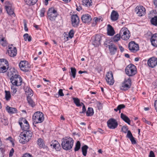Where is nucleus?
<instances>
[{"label":"nucleus","mask_w":157,"mask_h":157,"mask_svg":"<svg viewBox=\"0 0 157 157\" xmlns=\"http://www.w3.org/2000/svg\"><path fill=\"white\" fill-rule=\"evenodd\" d=\"M10 70V71L8 72V75L11 76L10 81L13 85L18 86L25 85V83L22 82V78L17 74L16 71L13 68Z\"/></svg>","instance_id":"nucleus-1"},{"label":"nucleus","mask_w":157,"mask_h":157,"mask_svg":"<svg viewBox=\"0 0 157 157\" xmlns=\"http://www.w3.org/2000/svg\"><path fill=\"white\" fill-rule=\"evenodd\" d=\"M61 141L62 148L65 150H70L73 146L74 141L72 138L70 137H64L62 139Z\"/></svg>","instance_id":"nucleus-2"},{"label":"nucleus","mask_w":157,"mask_h":157,"mask_svg":"<svg viewBox=\"0 0 157 157\" xmlns=\"http://www.w3.org/2000/svg\"><path fill=\"white\" fill-rule=\"evenodd\" d=\"M33 133L29 129L24 131L23 133L20 134L19 141L23 144L28 142L31 138Z\"/></svg>","instance_id":"nucleus-3"},{"label":"nucleus","mask_w":157,"mask_h":157,"mask_svg":"<svg viewBox=\"0 0 157 157\" xmlns=\"http://www.w3.org/2000/svg\"><path fill=\"white\" fill-rule=\"evenodd\" d=\"M33 124L35 127L34 124L41 123L44 120L43 114L41 112L37 111L34 113L33 116Z\"/></svg>","instance_id":"nucleus-4"},{"label":"nucleus","mask_w":157,"mask_h":157,"mask_svg":"<svg viewBox=\"0 0 157 157\" xmlns=\"http://www.w3.org/2000/svg\"><path fill=\"white\" fill-rule=\"evenodd\" d=\"M125 72L129 76H132L137 73L136 67L132 64L128 65L125 68Z\"/></svg>","instance_id":"nucleus-5"},{"label":"nucleus","mask_w":157,"mask_h":157,"mask_svg":"<svg viewBox=\"0 0 157 157\" xmlns=\"http://www.w3.org/2000/svg\"><path fill=\"white\" fill-rule=\"evenodd\" d=\"M9 64L8 61L4 59H0V73L6 72L9 68Z\"/></svg>","instance_id":"nucleus-6"},{"label":"nucleus","mask_w":157,"mask_h":157,"mask_svg":"<svg viewBox=\"0 0 157 157\" xmlns=\"http://www.w3.org/2000/svg\"><path fill=\"white\" fill-rule=\"evenodd\" d=\"M119 34L121 38L124 40L129 39L130 36V33L128 29L126 27H123L121 30Z\"/></svg>","instance_id":"nucleus-7"},{"label":"nucleus","mask_w":157,"mask_h":157,"mask_svg":"<svg viewBox=\"0 0 157 157\" xmlns=\"http://www.w3.org/2000/svg\"><path fill=\"white\" fill-rule=\"evenodd\" d=\"M48 17L51 21H54L58 16V14L57 10L54 8L52 7L49 8L48 11Z\"/></svg>","instance_id":"nucleus-8"},{"label":"nucleus","mask_w":157,"mask_h":157,"mask_svg":"<svg viewBox=\"0 0 157 157\" xmlns=\"http://www.w3.org/2000/svg\"><path fill=\"white\" fill-rule=\"evenodd\" d=\"M19 67L21 70L23 71L28 72L30 68L28 62L26 61H21L19 64Z\"/></svg>","instance_id":"nucleus-9"},{"label":"nucleus","mask_w":157,"mask_h":157,"mask_svg":"<svg viewBox=\"0 0 157 157\" xmlns=\"http://www.w3.org/2000/svg\"><path fill=\"white\" fill-rule=\"evenodd\" d=\"M108 127L111 129H114L117 128L118 124L117 121L115 119L111 118L107 121Z\"/></svg>","instance_id":"nucleus-10"},{"label":"nucleus","mask_w":157,"mask_h":157,"mask_svg":"<svg viewBox=\"0 0 157 157\" xmlns=\"http://www.w3.org/2000/svg\"><path fill=\"white\" fill-rule=\"evenodd\" d=\"M105 79L108 84L110 85H112L114 82V80L113 78L112 72L111 71L108 72L106 75Z\"/></svg>","instance_id":"nucleus-11"},{"label":"nucleus","mask_w":157,"mask_h":157,"mask_svg":"<svg viewBox=\"0 0 157 157\" xmlns=\"http://www.w3.org/2000/svg\"><path fill=\"white\" fill-rule=\"evenodd\" d=\"M128 47L129 50L132 52H136L139 50L138 44L133 41L129 43Z\"/></svg>","instance_id":"nucleus-12"},{"label":"nucleus","mask_w":157,"mask_h":157,"mask_svg":"<svg viewBox=\"0 0 157 157\" xmlns=\"http://www.w3.org/2000/svg\"><path fill=\"white\" fill-rule=\"evenodd\" d=\"M71 21L72 26L77 27L79 24L80 20L76 14L73 15L71 17Z\"/></svg>","instance_id":"nucleus-13"},{"label":"nucleus","mask_w":157,"mask_h":157,"mask_svg":"<svg viewBox=\"0 0 157 157\" xmlns=\"http://www.w3.org/2000/svg\"><path fill=\"white\" fill-rule=\"evenodd\" d=\"M135 12L139 16H142L145 15L146 10L144 7L142 6H138L135 9Z\"/></svg>","instance_id":"nucleus-14"},{"label":"nucleus","mask_w":157,"mask_h":157,"mask_svg":"<svg viewBox=\"0 0 157 157\" xmlns=\"http://www.w3.org/2000/svg\"><path fill=\"white\" fill-rule=\"evenodd\" d=\"M147 64L149 67L154 68L157 65V58L153 57L150 58L147 61Z\"/></svg>","instance_id":"nucleus-15"},{"label":"nucleus","mask_w":157,"mask_h":157,"mask_svg":"<svg viewBox=\"0 0 157 157\" xmlns=\"http://www.w3.org/2000/svg\"><path fill=\"white\" fill-rule=\"evenodd\" d=\"M108 48L111 55L115 54L117 52V47L113 43H110L108 45Z\"/></svg>","instance_id":"nucleus-16"},{"label":"nucleus","mask_w":157,"mask_h":157,"mask_svg":"<svg viewBox=\"0 0 157 157\" xmlns=\"http://www.w3.org/2000/svg\"><path fill=\"white\" fill-rule=\"evenodd\" d=\"M8 55L10 57H14L17 54V50L15 47H12L9 46L8 49L7 50Z\"/></svg>","instance_id":"nucleus-17"},{"label":"nucleus","mask_w":157,"mask_h":157,"mask_svg":"<svg viewBox=\"0 0 157 157\" xmlns=\"http://www.w3.org/2000/svg\"><path fill=\"white\" fill-rule=\"evenodd\" d=\"M81 19L82 22L84 23H88L92 19L90 15L87 14H85L82 15Z\"/></svg>","instance_id":"nucleus-18"},{"label":"nucleus","mask_w":157,"mask_h":157,"mask_svg":"<svg viewBox=\"0 0 157 157\" xmlns=\"http://www.w3.org/2000/svg\"><path fill=\"white\" fill-rule=\"evenodd\" d=\"M51 147H53L56 151H59L60 149V145L58 142L56 140L52 141V144L50 145Z\"/></svg>","instance_id":"nucleus-19"},{"label":"nucleus","mask_w":157,"mask_h":157,"mask_svg":"<svg viewBox=\"0 0 157 157\" xmlns=\"http://www.w3.org/2000/svg\"><path fill=\"white\" fill-rule=\"evenodd\" d=\"M126 137L130 139L132 144H136V142L135 139L133 137L130 130L128 131Z\"/></svg>","instance_id":"nucleus-20"},{"label":"nucleus","mask_w":157,"mask_h":157,"mask_svg":"<svg viewBox=\"0 0 157 157\" xmlns=\"http://www.w3.org/2000/svg\"><path fill=\"white\" fill-rule=\"evenodd\" d=\"M151 37V39L150 40L151 44L155 47H157V33L154 34L153 36Z\"/></svg>","instance_id":"nucleus-21"},{"label":"nucleus","mask_w":157,"mask_h":157,"mask_svg":"<svg viewBox=\"0 0 157 157\" xmlns=\"http://www.w3.org/2000/svg\"><path fill=\"white\" fill-rule=\"evenodd\" d=\"M131 85V81L130 78H128L126 79H125L122 83V86L123 87L130 88Z\"/></svg>","instance_id":"nucleus-22"},{"label":"nucleus","mask_w":157,"mask_h":157,"mask_svg":"<svg viewBox=\"0 0 157 157\" xmlns=\"http://www.w3.org/2000/svg\"><path fill=\"white\" fill-rule=\"evenodd\" d=\"M119 17L118 13L115 10H113L111 14V19L113 21H115L118 20Z\"/></svg>","instance_id":"nucleus-23"},{"label":"nucleus","mask_w":157,"mask_h":157,"mask_svg":"<svg viewBox=\"0 0 157 157\" xmlns=\"http://www.w3.org/2000/svg\"><path fill=\"white\" fill-rule=\"evenodd\" d=\"M107 33L108 35L110 36H113L115 33L113 28L110 25H107Z\"/></svg>","instance_id":"nucleus-24"},{"label":"nucleus","mask_w":157,"mask_h":157,"mask_svg":"<svg viewBox=\"0 0 157 157\" xmlns=\"http://www.w3.org/2000/svg\"><path fill=\"white\" fill-rule=\"evenodd\" d=\"M6 110L10 114L16 113L17 112V110L16 108L11 107L9 106H7L6 107Z\"/></svg>","instance_id":"nucleus-25"},{"label":"nucleus","mask_w":157,"mask_h":157,"mask_svg":"<svg viewBox=\"0 0 157 157\" xmlns=\"http://www.w3.org/2000/svg\"><path fill=\"white\" fill-rule=\"evenodd\" d=\"M101 40V36L99 35H96L95 38L93 42V44L96 46H99L100 44Z\"/></svg>","instance_id":"nucleus-26"},{"label":"nucleus","mask_w":157,"mask_h":157,"mask_svg":"<svg viewBox=\"0 0 157 157\" xmlns=\"http://www.w3.org/2000/svg\"><path fill=\"white\" fill-rule=\"evenodd\" d=\"M121 118L128 124H130V120L129 118L125 115L122 113L121 114Z\"/></svg>","instance_id":"nucleus-27"},{"label":"nucleus","mask_w":157,"mask_h":157,"mask_svg":"<svg viewBox=\"0 0 157 157\" xmlns=\"http://www.w3.org/2000/svg\"><path fill=\"white\" fill-rule=\"evenodd\" d=\"M26 95L27 96V98H31L33 96V91L32 89H24Z\"/></svg>","instance_id":"nucleus-28"},{"label":"nucleus","mask_w":157,"mask_h":157,"mask_svg":"<svg viewBox=\"0 0 157 157\" xmlns=\"http://www.w3.org/2000/svg\"><path fill=\"white\" fill-rule=\"evenodd\" d=\"M19 124L21 128L23 131L27 130L29 129V123L27 124V125L25 124H23V122L21 121L19 122Z\"/></svg>","instance_id":"nucleus-29"},{"label":"nucleus","mask_w":157,"mask_h":157,"mask_svg":"<svg viewBox=\"0 0 157 157\" xmlns=\"http://www.w3.org/2000/svg\"><path fill=\"white\" fill-rule=\"evenodd\" d=\"M37 142L40 147L44 148L45 147V145L44 143L43 140L41 138L38 139Z\"/></svg>","instance_id":"nucleus-30"},{"label":"nucleus","mask_w":157,"mask_h":157,"mask_svg":"<svg viewBox=\"0 0 157 157\" xmlns=\"http://www.w3.org/2000/svg\"><path fill=\"white\" fill-rule=\"evenodd\" d=\"M5 7L7 13L9 15L13 16L14 15L13 10L11 8V7L8 6H6Z\"/></svg>","instance_id":"nucleus-31"},{"label":"nucleus","mask_w":157,"mask_h":157,"mask_svg":"<svg viewBox=\"0 0 157 157\" xmlns=\"http://www.w3.org/2000/svg\"><path fill=\"white\" fill-rule=\"evenodd\" d=\"M38 0H24L25 2L29 6H32L35 4Z\"/></svg>","instance_id":"nucleus-32"},{"label":"nucleus","mask_w":157,"mask_h":157,"mask_svg":"<svg viewBox=\"0 0 157 157\" xmlns=\"http://www.w3.org/2000/svg\"><path fill=\"white\" fill-rule=\"evenodd\" d=\"M71 71L69 72L70 75L71 77H72L73 78H75L76 76V70L75 67L71 68Z\"/></svg>","instance_id":"nucleus-33"},{"label":"nucleus","mask_w":157,"mask_h":157,"mask_svg":"<svg viewBox=\"0 0 157 157\" xmlns=\"http://www.w3.org/2000/svg\"><path fill=\"white\" fill-rule=\"evenodd\" d=\"M0 44L3 47L6 46L8 44L6 39L4 37L0 38Z\"/></svg>","instance_id":"nucleus-34"},{"label":"nucleus","mask_w":157,"mask_h":157,"mask_svg":"<svg viewBox=\"0 0 157 157\" xmlns=\"http://www.w3.org/2000/svg\"><path fill=\"white\" fill-rule=\"evenodd\" d=\"M94 111L93 109L91 107H88L86 112L87 116H91L93 115Z\"/></svg>","instance_id":"nucleus-35"},{"label":"nucleus","mask_w":157,"mask_h":157,"mask_svg":"<svg viewBox=\"0 0 157 157\" xmlns=\"http://www.w3.org/2000/svg\"><path fill=\"white\" fill-rule=\"evenodd\" d=\"M82 3L84 6L90 7L92 6V2L91 0H83Z\"/></svg>","instance_id":"nucleus-36"},{"label":"nucleus","mask_w":157,"mask_h":157,"mask_svg":"<svg viewBox=\"0 0 157 157\" xmlns=\"http://www.w3.org/2000/svg\"><path fill=\"white\" fill-rule=\"evenodd\" d=\"M88 148V146L86 145H84L82 147V150L83 155L86 156L87 153V150Z\"/></svg>","instance_id":"nucleus-37"},{"label":"nucleus","mask_w":157,"mask_h":157,"mask_svg":"<svg viewBox=\"0 0 157 157\" xmlns=\"http://www.w3.org/2000/svg\"><path fill=\"white\" fill-rule=\"evenodd\" d=\"M73 100L74 103L77 106L79 107L82 106L81 103H80V100L78 98H73Z\"/></svg>","instance_id":"nucleus-38"},{"label":"nucleus","mask_w":157,"mask_h":157,"mask_svg":"<svg viewBox=\"0 0 157 157\" xmlns=\"http://www.w3.org/2000/svg\"><path fill=\"white\" fill-rule=\"evenodd\" d=\"M24 38L25 41L28 40L29 42H30L32 40V37L31 36H29L28 33H25L24 35Z\"/></svg>","instance_id":"nucleus-39"},{"label":"nucleus","mask_w":157,"mask_h":157,"mask_svg":"<svg viewBox=\"0 0 157 157\" xmlns=\"http://www.w3.org/2000/svg\"><path fill=\"white\" fill-rule=\"evenodd\" d=\"M125 105L124 104H120L117 107V108L114 109V110L116 112H117L119 110V113H121V109L125 108Z\"/></svg>","instance_id":"nucleus-40"},{"label":"nucleus","mask_w":157,"mask_h":157,"mask_svg":"<svg viewBox=\"0 0 157 157\" xmlns=\"http://www.w3.org/2000/svg\"><path fill=\"white\" fill-rule=\"evenodd\" d=\"M27 100L29 105H30L32 107H34L35 105V102L33 101L31 98H27Z\"/></svg>","instance_id":"nucleus-41"},{"label":"nucleus","mask_w":157,"mask_h":157,"mask_svg":"<svg viewBox=\"0 0 157 157\" xmlns=\"http://www.w3.org/2000/svg\"><path fill=\"white\" fill-rule=\"evenodd\" d=\"M151 22L152 24L155 26L157 25V16L152 17L151 20Z\"/></svg>","instance_id":"nucleus-42"},{"label":"nucleus","mask_w":157,"mask_h":157,"mask_svg":"<svg viewBox=\"0 0 157 157\" xmlns=\"http://www.w3.org/2000/svg\"><path fill=\"white\" fill-rule=\"evenodd\" d=\"M5 98L6 100L9 101L11 98V95L10 91H5Z\"/></svg>","instance_id":"nucleus-43"},{"label":"nucleus","mask_w":157,"mask_h":157,"mask_svg":"<svg viewBox=\"0 0 157 157\" xmlns=\"http://www.w3.org/2000/svg\"><path fill=\"white\" fill-rule=\"evenodd\" d=\"M120 37L121 36L120 34H117L114 36L113 37V40L114 42L116 43L120 40Z\"/></svg>","instance_id":"nucleus-44"},{"label":"nucleus","mask_w":157,"mask_h":157,"mask_svg":"<svg viewBox=\"0 0 157 157\" xmlns=\"http://www.w3.org/2000/svg\"><path fill=\"white\" fill-rule=\"evenodd\" d=\"M81 144L79 141H78L77 142L75 147L74 148L75 151H78L80 148Z\"/></svg>","instance_id":"nucleus-45"},{"label":"nucleus","mask_w":157,"mask_h":157,"mask_svg":"<svg viewBox=\"0 0 157 157\" xmlns=\"http://www.w3.org/2000/svg\"><path fill=\"white\" fill-rule=\"evenodd\" d=\"M154 35V34H153L151 32L148 31L146 34L145 36L147 39H149L150 40L151 39V37L153 36Z\"/></svg>","instance_id":"nucleus-46"},{"label":"nucleus","mask_w":157,"mask_h":157,"mask_svg":"<svg viewBox=\"0 0 157 157\" xmlns=\"http://www.w3.org/2000/svg\"><path fill=\"white\" fill-rule=\"evenodd\" d=\"M74 31L73 29L71 30L68 33V36H69V38H72L74 36Z\"/></svg>","instance_id":"nucleus-47"},{"label":"nucleus","mask_w":157,"mask_h":157,"mask_svg":"<svg viewBox=\"0 0 157 157\" xmlns=\"http://www.w3.org/2000/svg\"><path fill=\"white\" fill-rule=\"evenodd\" d=\"M45 10L44 8H42L40 11V17H43L44 16Z\"/></svg>","instance_id":"nucleus-48"},{"label":"nucleus","mask_w":157,"mask_h":157,"mask_svg":"<svg viewBox=\"0 0 157 157\" xmlns=\"http://www.w3.org/2000/svg\"><path fill=\"white\" fill-rule=\"evenodd\" d=\"M101 20V18H98L97 17H95L94 18L93 21H94L93 23L95 22V24H96L98 22H100Z\"/></svg>","instance_id":"nucleus-49"},{"label":"nucleus","mask_w":157,"mask_h":157,"mask_svg":"<svg viewBox=\"0 0 157 157\" xmlns=\"http://www.w3.org/2000/svg\"><path fill=\"white\" fill-rule=\"evenodd\" d=\"M121 129L123 132L124 133H126L127 132H128V130L127 127L125 126H123L122 127Z\"/></svg>","instance_id":"nucleus-50"},{"label":"nucleus","mask_w":157,"mask_h":157,"mask_svg":"<svg viewBox=\"0 0 157 157\" xmlns=\"http://www.w3.org/2000/svg\"><path fill=\"white\" fill-rule=\"evenodd\" d=\"M81 104H82V105H83L82 111L80 112V113H85L86 110V109L85 106L84 105V104L83 103H82V102H81Z\"/></svg>","instance_id":"nucleus-51"},{"label":"nucleus","mask_w":157,"mask_h":157,"mask_svg":"<svg viewBox=\"0 0 157 157\" xmlns=\"http://www.w3.org/2000/svg\"><path fill=\"white\" fill-rule=\"evenodd\" d=\"M58 94L59 95L56 94V95H58V97H59V95L60 96H64V94L63 92V90L62 89H59L58 92Z\"/></svg>","instance_id":"nucleus-52"},{"label":"nucleus","mask_w":157,"mask_h":157,"mask_svg":"<svg viewBox=\"0 0 157 157\" xmlns=\"http://www.w3.org/2000/svg\"><path fill=\"white\" fill-rule=\"evenodd\" d=\"M14 152V149L13 148H12L10 150L9 154V156L10 157H12L13 156Z\"/></svg>","instance_id":"nucleus-53"},{"label":"nucleus","mask_w":157,"mask_h":157,"mask_svg":"<svg viewBox=\"0 0 157 157\" xmlns=\"http://www.w3.org/2000/svg\"><path fill=\"white\" fill-rule=\"evenodd\" d=\"M149 157H155L154 153L153 151H150Z\"/></svg>","instance_id":"nucleus-54"},{"label":"nucleus","mask_w":157,"mask_h":157,"mask_svg":"<svg viewBox=\"0 0 157 157\" xmlns=\"http://www.w3.org/2000/svg\"><path fill=\"white\" fill-rule=\"evenodd\" d=\"M22 122H21L23 123V124H25L26 125L27 123H29L28 122V121H27L24 118H22Z\"/></svg>","instance_id":"nucleus-55"},{"label":"nucleus","mask_w":157,"mask_h":157,"mask_svg":"<svg viewBox=\"0 0 157 157\" xmlns=\"http://www.w3.org/2000/svg\"><path fill=\"white\" fill-rule=\"evenodd\" d=\"M22 157H33V156L29 154L25 153L23 155Z\"/></svg>","instance_id":"nucleus-56"},{"label":"nucleus","mask_w":157,"mask_h":157,"mask_svg":"<svg viewBox=\"0 0 157 157\" xmlns=\"http://www.w3.org/2000/svg\"><path fill=\"white\" fill-rule=\"evenodd\" d=\"M154 106L157 112V100L155 101L154 103Z\"/></svg>","instance_id":"nucleus-57"},{"label":"nucleus","mask_w":157,"mask_h":157,"mask_svg":"<svg viewBox=\"0 0 157 157\" xmlns=\"http://www.w3.org/2000/svg\"><path fill=\"white\" fill-rule=\"evenodd\" d=\"M98 132L101 134H103L104 133V131L100 128L98 129Z\"/></svg>","instance_id":"nucleus-58"},{"label":"nucleus","mask_w":157,"mask_h":157,"mask_svg":"<svg viewBox=\"0 0 157 157\" xmlns=\"http://www.w3.org/2000/svg\"><path fill=\"white\" fill-rule=\"evenodd\" d=\"M43 80H44L45 82H48L47 83L48 84H49V83H50V81L48 80H47L45 78H43Z\"/></svg>","instance_id":"nucleus-59"},{"label":"nucleus","mask_w":157,"mask_h":157,"mask_svg":"<svg viewBox=\"0 0 157 157\" xmlns=\"http://www.w3.org/2000/svg\"><path fill=\"white\" fill-rule=\"evenodd\" d=\"M153 85L155 86L154 88H157V80L154 82Z\"/></svg>","instance_id":"nucleus-60"},{"label":"nucleus","mask_w":157,"mask_h":157,"mask_svg":"<svg viewBox=\"0 0 157 157\" xmlns=\"http://www.w3.org/2000/svg\"><path fill=\"white\" fill-rule=\"evenodd\" d=\"M144 119V121L146 123V124H149V125H150V124H151V122H150V121H149L147 120H146L145 119Z\"/></svg>","instance_id":"nucleus-61"},{"label":"nucleus","mask_w":157,"mask_h":157,"mask_svg":"<svg viewBox=\"0 0 157 157\" xmlns=\"http://www.w3.org/2000/svg\"><path fill=\"white\" fill-rule=\"evenodd\" d=\"M119 48L120 49V50L121 52H122L124 50V48L121 45H119Z\"/></svg>","instance_id":"nucleus-62"},{"label":"nucleus","mask_w":157,"mask_h":157,"mask_svg":"<svg viewBox=\"0 0 157 157\" xmlns=\"http://www.w3.org/2000/svg\"><path fill=\"white\" fill-rule=\"evenodd\" d=\"M23 23H24V27H27V22L25 20H24Z\"/></svg>","instance_id":"nucleus-63"},{"label":"nucleus","mask_w":157,"mask_h":157,"mask_svg":"<svg viewBox=\"0 0 157 157\" xmlns=\"http://www.w3.org/2000/svg\"><path fill=\"white\" fill-rule=\"evenodd\" d=\"M154 3L156 6V8L157 7V0H154Z\"/></svg>","instance_id":"nucleus-64"}]
</instances>
